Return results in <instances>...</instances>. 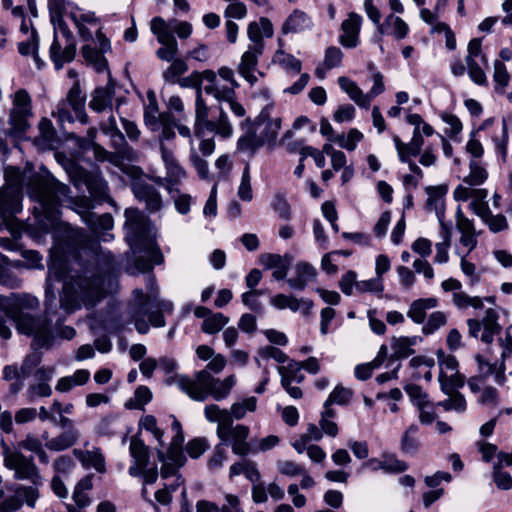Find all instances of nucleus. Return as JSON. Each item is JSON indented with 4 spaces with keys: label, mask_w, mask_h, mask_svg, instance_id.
Masks as SVG:
<instances>
[{
    "label": "nucleus",
    "mask_w": 512,
    "mask_h": 512,
    "mask_svg": "<svg viewBox=\"0 0 512 512\" xmlns=\"http://www.w3.org/2000/svg\"><path fill=\"white\" fill-rule=\"evenodd\" d=\"M257 400L255 397H248L241 402H236L231 405L229 413L231 414V423L233 419L240 420L245 417L246 413L256 410Z\"/></svg>",
    "instance_id": "nucleus-52"
},
{
    "label": "nucleus",
    "mask_w": 512,
    "mask_h": 512,
    "mask_svg": "<svg viewBox=\"0 0 512 512\" xmlns=\"http://www.w3.org/2000/svg\"><path fill=\"white\" fill-rule=\"evenodd\" d=\"M126 240L131 250L137 253L146 254L145 257H138L135 260V268L138 272H147L153 268V264H161L164 260L157 242V230L148 216L137 208H128L124 212Z\"/></svg>",
    "instance_id": "nucleus-2"
},
{
    "label": "nucleus",
    "mask_w": 512,
    "mask_h": 512,
    "mask_svg": "<svg viewBox=\"0 0 512 512\" xmlns=\"http://www.w3.org/2000/svg\"><path fill=\"white\" fill-rule=\"evenodd\" d=\"M338 84L340 88L345 91L351 100H353L357 105L368 108L370 105V96L364 94L363 91L359 88V86L348 77L341 76L338 78Z\"/></svg>",
    "instance_id": "nucleus-38"
},
{
    "label": "nucleus",
    "mask_w": 512,
    "mask_h": 512,
    "mask_svg": "<svg viewBox=\"0 0 512 512\" xmlns=\"http://www.w3.org/2000/svg\"><path fill=\"white\" fill-rule=\"evenodd\" d=\"M66 0H48V8L50 11L51 22L54 25V29H59L61 32H66L68 28L64 26L62 19V13L65 9Z\"/></svg>",
    "instance_id": "nucleus-51"
},
{
    "label": "nucleus",
    "mask_w": 512,
    "mask_h": 512,
    "mask_svg": "<svg viewBox=\"0 0 512 512\" xmlns=\"http://www.w3.org/2000/svg\"><path fill=\"white\" fill-rule=\"evenodd\" d=\"M447 323V316L441 311L433 312L427 322L422 327V332L426 335L434 333L439 328L443 327Z\"/></svg>",
    "instance_id": "nucleus-62"
},
{
    "label": "nucleus",
    "mask_w": 512,
    "mask_h": 512,
    "mask_svg": "<svg viewBox=\"0 0 512 512\" xmlns=\"http://www.w3.org/2000/svg\"><path fill=\"white\" fill-rule=\"evenodd\" d=\"M204 415L208 422L217 423V437H225V429L231 423V414L227 409H221L216 404H209L204 408Z\"/></svg>",
    "instance_id": "nucleus-29"
},
{
    "label": "nucleus",
    "mask_w": 512,
    "mask_h": 512,
    "mask_svg": "<svg viewBox=\"0 0 512 512\" xmlns=\"http://www.w3.org/2000/svg\"><path fill=\"white\" fill-rule=\"evenodd\" d=\"M465 377L457 371L451 372L450 374L440 371L439 374V383L442 392L446 395H450L452 392H455L454 389L460 388L464 385Z\"/></svg>",
    "instance_id": "nucleus-46"
},
{
    "label": "nucleus",
    "mask_w": 512,
    "mask_h": 512,
    "mask_svg": "<svg viewBox=\"0 0 512 512\" xmlns=\"http://www.w3.org/2000/svg\"><path fill=\"white\" fill-rule=\"evenodd\" d=\"M218 104V117L214 120H210L205 130L213 132L216 135L221 136L222 138H229L233 134V126L228 118L227 113L225 112L222 106L223 103Z\"/></svg>",
    "instance_id": "nucleus-36"
},
{
    "label": "nucleus",
    "mask_w": 512,
    "mask_h": 512,
    "mask_svg": "<svg viewBox=\"0 0 512 512\" xmlns=\"http://www.w3.org/2000/svg\"><path fill=\"white\" fill-rule=\"evenodd\" d=\"M183 442V433L175 434L170 443L167 455L161 449L157 451L158 460L162 463V478L166 479L170 475L176 474V471L184 465L186 458L182 452Z\"/></svg>",
    "instance_id": "nucleus-15"
},
{
    "label": "nucleus",
    "mask_w": 512,
    "mask_h": 512,
    "mask_svg": "<svg viewBox=\"0 0 512 512\" xmlns=\"http://www.w3.org/2000/svg\"><path fill=\"white\" fill-rule=\"evenodd\" d=\"M436 298H424L414 300L407 311V316L415 323L422 324L426 318V310L437 307Z\"/></svg>",
    "instance_id": "nucleus-37"
},
{
    "label": "nucleus",
    "mask_w": 512,
    "mask_h": 512,
    "mask_svg": "<svg viewBox=\"0 0 512 512\" xmlns=\"http://www.w3.org/2000/svg\"><path fill=\"white\" fill-rule=\"evenodd\" d=\"M176 128L178 130V133L185 138L189 139L190 142V162L196 169L198 175L205 179L208 177L209 174V168L207 161L202 158L200 155H198L197 149L194 147L193 140H192V133L188 126L182 125V124H176Z\"/></svg>",
    "instance_id": "nucleus-31"
},
{
    "label": "nucleus",
    "mask_w": 512,
    "mask_h": 512,
    "mask_svg": "<svg viewBox=\"0 0 512 512\" xmlns=\"http://www.w3.org/2000/svg\"><path fill=\"white\" fill-rule=\"evenodd\" d=\"M171 62L170 66L163 72V78L166 82L177 83L179 77L187 71L188 66L184 60L179 58H173Z\"/></svg>",
    "instance_id": "nucleus-55"
},
{
    "label": "nucleus",
    "mask_w": 512,
    "mask_h": 512,
    "mask_svg": "<svg viewBox=\"0 0 512 512\" xmlns=\"http://www.w3.org/2000/svg\"><path fill=\"white\" fill-rule=\"evenodd\" d=\"M71 179L76 187L85 185L95 198L103 199L107 196V183L101 177L92 175L81 167L73 168Z\"/></svg>",
    "instance_id": "nucleus-17"
},
{
    "label": "nucleus",
    "mask_w": 512,
    "mask_h": 512,
    "mask_svg": "<svg viewBox=\"0 0 512 512\" xmlns=\"http://www.w3.org/2000/svg\"><path fill=\"white\" fill-rule=\"evenodd\" d=\"M27 376H24L22 374V368L18 367L17 365H7L3 368V379L5 381H14L10 385V392L13 394L18 393L24 385V379H26Z\"/></svg>",
    "instance_id": "nucleus-47"
},
{
    "label": "nucleus",
    "mask_w": 512,
    "mask_h": 512,
    "mask_svg": "<svg viewBox=\"0 0 512 512\" xmlns=\"http://www.w3.org/2000/svg\"><path fill=\"white\" fill-rule=\"evenodd\" d=\"M419 427L417 424H411L407 427L401 437L400 449L406 454H415L419 448V441L417 438Z\"/></svg>",
    "instance_id": "nucleus-45"
},
{
    "label": "nucleus",
    "mask_w": 512,
    "mask_h": 512,
    "mask_svg": "<svg viewBox=\"0 0 512 512\" xmlns=\"http://www.w3.org/2000/svg\"><path fill=\"white\" fill-rule=\"evenodd\" d=\"M59 232L61 241L52 249L46 283V297L51 300L55 299V295L51 291L53 281L62 280L67 271L66 261L62 257V253L66 250L70 253H79L82 250L93 249L94 246H97L96 241L81 229L63 226Z\"/></svg>",
    "instance_id": "nucleus-4"
},
{
    "label": "nucleus",
    "mask_w": 512,
    "mask_h": 512,
    "mask_svg": "<svg viewBox=\"0 0 512 512\" xmlns=\"http://www.w3.org/2000/svg\"><path fill=\"white\" fill-rule=\"evenodd\" d=\"M468 334L473 338H480L485 344H491L495 335L501 331L499 324V313L494 308H488L481 319H468Z\"/></svg>",
    "instance_id": "nucleus-13"
},
{
    "label": "nucleus",
    "mask_w": 512,
    "mask_h": 512,
    "mask_svg": "<svg viewBox=\"0 0 512 512\" xmlns=\"http://www.w3.org/2000/svg\"><path fill=\"white\" fill-rule=\"evenodd\" d=\"M469 167L470 173L464 178V182L470 186H479L483 184L488 177L486 169L480 166L476 161H471Z\"/></svg>",
    "instance_id": "nucleus-59"
},
{
    "label": "nucleus",
    "mask_w": 512,
    "mask_h": 512,
    "mask_svg": "<svg viewBox=\"0 0 512 512\" xmlns=\"http://www.w3.org/2000/svg\"><path fill=\"white\" fill-rule=\"evenodd\" d=\"M456 228L461 233L460 243L469 249V252L474 250L477 246V236L473 221L467 218L461 207L456 209L455 213Z\"/></svg>",
    "instance_id": "nucleus-23"
},
{
    "label": "nucleus",
    "mask_w": 512,
    "mask_h": 512,
    "mask_svg": "<svg viewBox=\"0 0 512 512\" xmlns=\"http://www.w3.org/2000/svg\"><path fill=\"white\" fill-rule=\"evenodd\" d=\"M420 337L413 336H400L391 338L392 354L389 357L390 361H396L403 358H408L415 353L414 346L420 341Z\"/></svg>",
    "instance_id": "nucleus-28"
},
{
    "label": "nucleus",
    "mask_w": 512,
    "mask_h": 512,
    "mask_svg": "<svg viewBox=\"0 0 512 512\" xmlns=\"http://www.w3.org/2000/svg\"><path fill=\"white\" fill-rule=\"evenodd\" d=\"M209 122V107L203 98L202 90L198 89L195 97L194 134L201 137Z\"/></svg>",
    "instance_id": "nucleus-35"
},
{
    "label": "nucleus",
    "mask_w": 512,
    "mask_h": 512,
    "mask_svg": "<svg viewBox=\"0 0 512 512\" xmlns=\"http://www.w3.org/2000/svg\"><path fill=\"white\" fill-rule=\"evenodd\" d=\"M135 198L145 205L149 213H155L162 209L163 199L158 189L150 183L137 181L132 185Z\"/></svg>",
    "instance_id": "nucleus-18"
},
{
    "label": "nucleus",
    "mask_w": 512,
    "mask_h": 512,
    "mask_svg": "<svg viewBox=\"0 0 512 512\" xmlns=\"http://www.w3.org/2000/svg\"><path fill=\"white\" fill-rule=\"evenodd\" d=\"M43 438L46 440L45 446L47 449L59 452L72 447L78 441L79 433L76 429L70 428L50 440H48L46 433Z\"/></svg>",
    "instance_id": "nucleus-34"
},
{
    "label": "nucleus",
    "mask_w": 512,
    "mask_h": 512,
    "mask_svg": "<svg viewBox=\"0 0 512 512\" xmlns=\"http://www.w3.org/2000/svg\"><path fill=\"white\" fill-rule=\"evenodd\" d=\"M157 126L159 127H157L154 132H160V145L164 144V141H169L175 138L176 123L169 113H162V120Z\"/></svg>",
    "instance_id": "nucleus-50"
},
{
    "label": "nucleus",
    "mask_w": 512,
    "mask_h": 512,
    "mask_svg": "<svg viewBox=\"0 0 512 512\" xmlns=\"http://www.w3.org/2000/svg\"><path fill=\"white\" fill-rule=\"evenodd\" d=\"M395 147L399 156V159L403 163H408V161H413L411 158L419 155L421 150L415 147L412 142L404 143L400 140L398 136H394L393 138Z\"/></svg>",
    "instance_id": "nucleus-57"
},
{
    "label": "nucleus",
    "mask_w": 512,
    "mask_h": 512,
    "mask_svg": "<svg viewBox=\"0 0 512 512\" xmlns=\"http://www.w3.org/2000/svg\"><path fill=\"white\" fill-rule=\"evenodd\" d=\"M150 26L151 32H191L192 30V26L187 22H181L176 24L174 27H170L160 17L153 18Z\"/></svg>",
    "instance_id": "nucleus-56"
},
{
    "label": "nucleus",
    "mask_w": 512,
    "mask_h": 512,
    "mask_svg": "<svg viewBox=\"0 0 512 512\" xmlns=\"http://www.w3.org/2000/svg\"><path fill=\"white\" fill-rule=\"evenodd\" d=\"M277 370L281 376V382L301 383L304 380V375L301 373L302 367L297 361L291 360L286 366H279Z\"/></svg>",
    "instance_id": "nucleus-49"
},
{
    "label": "nucleus",
    "mask_w": 512,
    "mask_h": 512,
    "mask_svg": "<svg viewBox=\"0 0 512 512\" xmlns=\"http://www.w3.org/2000/svg\"><path fill=\"white\" fill-rule=\"evenodd\" d=\"M1 446L3 448V464L14 472L16 480H28L32 482L33 487L37 488L42 485L43 479L33 457H27L21 451L11 450L4 441L1 442Z\"/></svg>",
    "instance_id": "nucleus-8"
},
{
    "label": "nucleus",
    "mask_w": 512,
    "mask_h": 512,
    "mask_svg": "<svg viewBox=\"0 0 512 512\" xmlns=\"http://www.w3.org/2000/svg\"><path fill=\"white\" fill-rule=\"evenodd\" d=\"M449 398L439 402L437 405L446 411L454 410L456 412H464L466 410V400L459 392H452Z\"/></svg>",
    "instance_id": "nucleus-61"
},
{
    "label": "nucleus",
    "mask_w": 512,
    "mask_h": 512,
    "mask_svg": "<svg viewBox=\"0 0 512 512\" xmlns=\"http://www.w3.org/2000/svg\"><path fill=\"white\" fill-rule=\"evenodd\" d=\"M257 125L263 127L260 137L265 143L273 142L281 129L280 118H270L268 108L264 109L257 118Z\"/></svg>",
    "instance_id": "nucleus-30"
},
{
    "label": "nucleus",
    "mask_w": 512,
    "mask_h": 512,
    "mask_svg": "<svg viewBox=\"0 0 512 512\" xmlns=\"http://www.w3.org/2000/svg\"><path fill=\"white\" fill-rule=\"evenodd\" d=\"M312 28L311 19L302 11L295 10L285 21L283 32H302Z\"/></svg>",
    "instance_id": "nucleus-42"
},
{
    "label": "nucleus",
    "mask_w": 512,
    "mask_h": 512,
    "mask_svg": "<svg viewBox=\"0 0 512 512\" xmlns=\"http://www.w3.org/2000/svg\"><path fill=\"white\" fill-rule=\"evenodd\" d=\"M483 301L494 304L495 298L492 296L482 299L479 296H470L463 291H457L452 294V303L460 310L472 307L474 309H482Z\"/></svg>",
    "instance_id": "nucleus-39"
},
{
    "label": "nucleus",
    "mask_w": 512,
    "mask_h": 512,
    "mask_svg": "<svg viewBox=\"0 0 512 512\" xmlns=\"http://www.w3.org/2000/svg\"><path fill=\"white\" fill-rule=\"evenodd\" d=\"M14 495L7 497L0 502V512H15L23 503L33 508L40 494L37 487L20 485L14 490Z\"/></svg>",
    "instance_id": "nucleus-16"
},
{
    "label": "nucleus",
    "mask_w": 512,
    "mask_h": 512,
    "mask_svg": "<svg viewBox=\"0 0 512 512\" xmlns=\"http://www.w3.org/2000/svg\"><path fill=\"white\" fill-rule=\"evenodd\" d=\"M85 44L82 47V56L98 72L108 69L104 54L110 50V42L104 34H85Z\"/></svg>",
    "instance_id": "nucleus-14"
},
{
    "label": "nucleus",
    "mask_w": 512,
    "mask_h": 512,
    "mask_svg": "<svg viewBox=\"0 0 512 512\" xmlns=\"http://www.w3.org/2000/svg\"><path fill=\"white\" fill-rule=\"evenodd\" d=\"M292 261L293 257L290 254L279 255L266 253L262 254L260 257V263L265 269L273 270L272 275L276 280H282L287 276Z\"/></svg>",
    "instance_id": "nucleus-22"
},
{
    "label": "nucleus",
    "mask_w": 512,
    "mask_h": 512,
    "mask_svg": "<svg viewBox=\"0 0 512 512\" xmlns=\"http://www.w3.org/2000/svg\"><path fill=\"white\" fill-rule=\"evenodd\" d=\"M249 427L238 424L233 426V423H229V426L225 429V437H218L223 444L231 441L232 451L236 455L244 456L251 451V447L247 442L249 436Z\"/></svg>",
    "instance_id": "nucleus-19"
},
{
    "label": "nucleus",
    "mask_w": 512,
    "mask_h": 512,
    "mask_svg": "<svg viewBox=\"0 0 512 512\" xmlns=\"http://www.w3.org/2000/svg\"><path fill=\"white\" fill-rule=\"evenodd\" d=\"M113 93L114 86L112 82L109 81L106 87L95 90L89 103L90 108L96 112L104 111L107 107L111 106Z\"/></svg>",
    "instance_id": "nucleus-40"
},
{
    "label": "nucleus",
    "mask_w": 512,
    "mask_h": 512,
    "mask_svg": "<svg viewBox=\"0 0 512 512\" xmlns=\"http://www.w3.org/2000/svg\"><path fill=\"white\" fill-rule=\"evenodd\" d=\"M438 220L440 224L439 237L441 241L435 244L436 255L434 261L439 264L447 263L449 261V248L451 246V224L443 220V211L438 212Z\"/></svg>",
    "instance_id": "nucleus-24"
},
{
    "label": "nucleus",
    "mask_w": 512,
    "mask_h": 512,
    "mask_svg": "<svg viewBox=\"0 0 512 512\" xmlns=\"http://www.w3.org/2000/svg\"><path fill=\"white\" fill-rule=\"evenodd\" d=\"M129 452L133 458V464L128 470L129 475L139 477L141 470L148 466L149 449L140 438L133 436L130 440Z\"/></svg>",
    "instance_id": "nucleus-21"
},
{
    "label": "nucleus",
    "mask_w": 512,
    "mask_h": 512,
    "mask_svg": "<svg viewBox=\"0 0 512 512\" xmlns=\"http://www.w3.org/2000/svg\"><path fill=\"white\" fill-rule=\"evenodd\" d=\"M82 218L94 233L102 236L104 241L108 240L105 232L111 230L114 225L111 214L105 213L100 216H96L92 212L86 211Z\"/></svg>",
    "instance_id": "nucleus-33"
},
{
    "label": "nucleus",
    "mask_w": 512,
    "mask_h": 512,
    "mask_svg": "<svg viewBox=\"0 0 512 512\" xmlns=\"http://www.w3.org/2000/svg\"><path fill=\"white\" fill-rule=\"evenodd\" d=\"M236 383L234 375H230L223 380L214 378L207 370H201L196 373L194 379L181 376L177 384L191 399L203 402L209 395L216 401L225 399L231 392Z\"/></svg>",
    "instance_id": "nucleus-6"
},
{
    "label": "nucleus",
    "mask_w": 512,
    "mask_h": 512,
    "mask_svg": "<svg viewBox=\"0 0 512 512\" xmlns=\"http://www.w3.org/2000/svg\"><path fill=\"white\" fill-rule=\"evenodd\" d=\"M229 318L222 313H212L204 319L201 329L207 334H215L219 332L227 323Z\"/></svg>",
    "instance_id": "nucleus-53"
},
{
    "label": "nucleus",
    "mask_w": 512,
    "mask_h": 512,
    "mask_svg": "<svg viewBox=\"0 0 512 512\" xmlns=\"http://www.w3.org/2000/svg\"><path fill=\"white\" fill-rule=\"evenodd\" d=\"M96 264L75 271L65 280L61 300L65 309L91 308L104 297V278L114 270L113 257L109 252H97Z\"/></svg>",
    "instance_id": "nucleus-1"
},
{
    "label": "nucleus",
    "mask_w": 512,
    "mask_h": 512,
    "mask_svg": "<svg viewBox=\"0 0 512 512\" xmlns=\"http://www.w3.org/2000/svg\"><path fill=\"white\" fill-rule=\"evenodd\" d=\"M18 51L23 56L32 55L37 68H39V69L42 68L43 62L41 61V59L39 58L38 53H37L38 38L36 37L35 34H33L32 37L30 39H28L27 41L19 43Z\"/></svg>",
    "instance_id": "nucleus-58"
},
{
    "label": "nucleus",
    "mask_w": 512,
    "mask_h": 512,
    "mask_svg": "<svg viewBox=\"0 0 512 512\" xmlns=\"http://www.w3.org/2000/svg\"><path fill=\"white\" fill-rule=\"evenodd\" d=\"M28 193L39 205L34 207V213L52 220L60 198L68 195L69 187L57 181L47 170H41L31 178Z\"/></svg>",
    "instance_id": "nucleus-5"
},
{
    "label": "nucleus",
    "mask_w": 512,
    "mask_h": 512,
    "mask_svg": "<svg viewBox=\"0 0 512 512\" xmlns=\"http://www.w3.org/2000/svg\"><path fill=\"white\" fill-rule=\"evenodd\" d=\"M39 308V301L31 295H13L12 304L6 314L20 333L34 337L39 347H49L54 334L50 321L44 315L35 316L32 312Z\"/></svg>",
    "instance_id": "nucleus-3"
},
{
    "label": "nucleus",
    "mask_w": 512,
    "mask_h": 512,
    "mask_svg": "<svg viewBox=\"0 0 512 512\" xmlns=\"http://www.w3.org/2000/svg\"><path fill=\"white\" fill-rule=\"evenodd\" d=\"M101 130L110 135L112 142L115 146L121 147L125 143L124 135L117 127V122L114 116H110L107 121L103 122Z\"/></svg>",
    "instance_id": "nucleus-60"
},
{
    "label": "nucleus",
    "mask_w": 512,
    "mask_h": 512,
    "mask_svg": "<svg viewBox=\"0 0 512 512\" xmlns=\"http://www.w3.org/2000/svg\"><path fill=\"white\" fill-rule=\"evenodd\" d=\"M405 392L409 396L414 406L421 407L423 405H429L430 401L428 395L422 390L419 385L409 384L405 386Z\"/></svg>",
    "instance_id": "nucleus-63"
},
{
    "label": "nucleus",
    "mask_w": 512,
    "mask_h": 512,
    "mask_svg": "<svg viewBox=\"0 0 512 512\" xmlns=\"http://www.w3.org/2000/svg\"><path fill=\"white\" fill-rule=\"evenodd\" d=\"M6 185L0 189V218L7 228L15 224L14 216L22 209L21 183L25 176L15 167L5 170Z\"/></svg>",
    "instance_id": "nucleus-7"
},
{
    "label": "nucleus",
    "mask_w": 512,
    "mask_h": 512,
    "mask_svg": "<svg viewBox=\"0 0 512 512\" xmlns=\"http://www.w3.org/2000/svg\"><path fill=\"white\" fill-rule=\"evenodd\" d=\"M271 305L283 310L290 309L293 312L301 310L304 315H309L313 307V302L308 299H298L292 295L277 294L270 299Z\"/></svg>",
    "instance_id": "nucleus-25"
},
{
    "label": "nucleus",
    "mask_w": 512,
    "mask_h": 512,
    "mask_svg": "<svg viewBox=\"0 0 512 512\" xmlns=\"http://www.w3.org/2000/svg\"><path fill=\"white\" fill-rule=\"evenodd\" d=\"M135 293L136 295H140V298L138 299V306L134 308L132 312V317L135 323L136 330L141 334H145L149 330V326L144 320V317L147 314V310L145 307L150 301L152 295L148 297L141 291H136Z\"/></svg>",
    "instance_id": "nucleus-43"
},
{
    "label": "nucleus",
    "mask_w": 512,
    "mask_h": 512,
    "mask_svg": "<svg viewBox=\"0 0 512 512\" xmlns=\"http://www.w3.org/2000/svg\"><path fill=\"white\" fill-rule=\"evenodd\" d=\"M352 396V391L341 385H337L330 393L328 399L324 403V407L330 406L333 403L344 405L348 403Z\"/></svg>",
    "instance_id": "nucleus-64"
},
{
    "label": "nucleus",
    "mask_w": 512,
    "mask_h": 512,
    "mask_svg": "<svg viewBox=\"0 0 512 512\" xmlns=\"http://www.w3.org/2000/svg\"><path fill=\"white\" fill-rule=\"evenodd\" d=\"M73 454L84 467H93L99 473L106 471L105 458L99 448H93L92 450L74 449Z\"/></svg>",
    "instance_id": "nucleus-32"
},
{
    "label": "nucleus",
    "mask_w": 512,
    "mask_h": 512,
    "mask_svg": "<svg viewBox=\"0 0 512 512\" xmlns=\"http://www.w3.org/2000/svg\"><path fill=\"white\" fill-rule=\"evenodd\" d=\"M201 82L206 80L207 85L204 86L206 94L213 96L218 103H227L231 111L237 117H243L245 115V109L241 103L238 102L235 90L228 86L221 85L217 81L216 73L212 70H204L199 72Z\"/></svg>",
    "instance_id": "nucleus-10"
},
{
    "label": "nucleus",
    "mask_w": 512,
    "mask_h": 512,
    "mask_svg": "<svg viewBox=\"0 0 512 512\" xmlns=\"http://www.w3.org/2000/svg\"><path fill=\"white\" fill-rule=\"evenodd\" d=\"M264 145V141L255 133H246L237 141V151L248 154L249 157L254 156L256 151Z\"/></svg>",
    "instance_id": "nucleus-48"
},
{
    "label": "nucleus",
    "mask_w": 512,
    "mask_h": 512,
    "mask_svg": "<svg viewBox=\"0 0 512 512\" xmlns=\"http://www.w3.org/2000/svg\"><path fill=\"white\" fill-rule=\"evenodd\" d=\"M317 276L316 269L308 262H298L294 266V276L287 280L291 289L303 290Z\"/></svg>",
    "instance_id": "nucleus-26"
},
{
    "label": "nucleus",
    "mask_w": 512,
    "mask_h": 512,
    "mask_svg": "<svg viewBox=\"0 0 512 512\" xmlns=\"http://www.w3.org/2000/svg\"><path fill=\"white\" fill-rule=\"evenodd\" d=\"M157 41L161 47L156 51L159 59L171 61L175 58L178 50L177 41L173 34H157Z\"/></svg>",
    "instance_id": "nucleus-41"
},
{
    "label": "nucleus",
    "mask_w": 512,
    "mask_h": 512,
    "mask_svg": "<svg viewBox=\"0 0 512 512\" xmlns=\"http://www.w3.org/2000/svg\"><path fill=\"white\" fill-rule=\"evenodd\" d=\"M75 53L76 46L71 39V34H62V39L54 36L50 55L57 69H60L64 63L72 61Z\"/></svg>",
    "instance_id": "nucleus-20"
},
{
    "label": "nucleus",
    "mask_w": 512,
    "mask_h": 512,
    "mask_svg": "<svg viewBox=\"0 0 512 512\" xmlns=\"http://www.w3.org/2000/svg\"><path fill=\"white\" fill-rule=\"evenodd\" d=\"M426 193L428 195V208L434 209L437 216L439 211L444 212L443 195L445 194V189L440 186H429L426 188Z\"/></svg>",
    "instance_id": "nucleus-54"
},
{
    "label": "nucleus",
    "mask_w": 512,
    "mask_h": 512,
    "mask_svg": "<svg viewBox=\"0 0 512 512\" xmlns=\"http://www.w3.org/2000/svg\"><path fill=\"white\" fill-rule=\"evenodd\" d=\"M76 25L79 32H88L94 30L101 32L103 29L101 19L94 12L76 9L68 16Z\"/></svg>",
    "instance_id": "nucleus-27"
},
{
    "label": "nucleus",
    "mask_w": 512,
    "mask_h": 512,
    "mask_svg": "<svg viewBox=\"0 0 512 512\" xmlns=\"http://www.w3.org/2000/svg\"><path fill=\"white\" fill-rule=\"evenodd\" d=\"M273 61L291 75L299 74L302 69L301 61L282 49L276 51Z\"/></svg>",
    "instance_id": "nucleus-44"
},
{
    "label": "nucleus",
    "mask_w": 512,
    "mask_h": 512,
    "mask_svg": "<svg viewBox=\"0 0 512 512\" xmlns=\"http://www.w3.org/2000/svg\"><path fill=\"white\" fill-rule=\"evenodd\" d=\"M250 44L247 50L242 54L240 62L237 66V72L243 77L251 86L255 85L258 77L255 74L257 71L258 58L262 55L264 43L262 34H248Z\"/></svg>",
    "instance_id": "nucleus-12"
},
{
    "label": "nucleus",
    "mask_w": 512,
    "mask_h": 512,
    "mask_svg": "<svg viewBox=\"0 0 512 512\" xmlns=\"http://www.w3.org/2000/svg\"><path fill=\"white\" fill-rule=\"evenodd\" d=\"M32 115L31 98L28 92L24 89L16 91L9 115V128L5 131L6 135L21 139L30 126L29 118Z\"/></svg>",
    "instance_id": "nucleus-9"
},
{
    "label": "nucleus",
    "mask_w": 512,
    "mask_h": 512,
    "mask_svg": "<svg viewBox=\"0 0 512 512\" xmlns=\"http://www.w3.org/2000/svg\"><path fill=\"white\" fill-rule=\"evenodd\" d=\"M85 95L82 94L80 86L75 83L69 90L66 99L61 100L57 104L56 111L53 115L58 118L61 123L72 122L74 117L72 112L81 123L85 124L88 121V116L85 113Z\"/></svg>",
    "instance_id": "nucleus-11"
}]
</instances>
